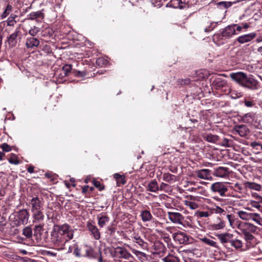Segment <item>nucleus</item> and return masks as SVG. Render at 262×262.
<instances>
[{"mask_svg": "<svg viewBox=\"0 0 262 262\" xmlns=\"http://www.w3.org/2000/svg\"><path fill=\"white\" fill-rule=\"evenodd\" d=\"M74 233V230L68 224L55 225L51 232V242L59 250L67 242L73 239Z\"/></svg>", "mask_w": 262, "mask_h": 262, "instance_id": "1", "label": "nucleus"}, {"mask_svg": "<svg viewBox=\"0 0 262 262\" xmlns=\"http://www.w3.org/2000/svg\"><path fill=\"white\" fill-rule=\"evenodd\" d=\"M230 76L233 80L243 87L252 90L258 88V81L252 76L247 77L243 72L232 73L230 74Z\"/></svg>", "mask_w": 262, "mask_h": 262, "instance_id": "2", "label": "nucleus"}, {"mask_svg": "<svg viewBox=\"0 0 262 262\" xmlns=\"http://www.w3.org/2000/svg\"><path fill=\"white\" fill-rule=\"evenodd\" d=\"M238 229L244 235L245 241L250 242L254 239L252 233L256 232L257 227L250 223H243L239 225Z\"/></svg>", "mask_w": 262, "mask_h": 262, "instance_id": "3", "label": "nucleus"}, {"mask_svg": "<svg viewBox=\"0 0 262 262\" xmlns=\"http://www.w3.org/2000/svg\"><path fill=\"white\" fill-rule=\"evenodd\" d=\"M210 189L213 192L218 193L221 196L225 197L228 196L226 194L228 191V187L223 182H217L212 184Z\"/></svg>", "mask_w": 262, "mask_h": 262, "instance_id": "4", "label": "nucleus"}, {"mask_svg": "<svg viewBox=\"0 0 262 262\" xmlns=\"http://www.w3.org/2000/svg\"><path fill=\"white\" fill-rule=\"evenodd\" d=\"M31 210H43V202L42 198L33 197L30 201Z\"/></svg>", "mask_w": 262, "mask_h": 262, "instance_id": "5", "label": "nucleus"}, {"mask_svg": "<svg viewBox=\"0 0 262 262\" xmlns=\"http://www.w3.org/2000/svg\"><path fill=\"white\" fill-rule=\"evenodd\" d=\"M168 217L169 220L174 224H182V221L184 219V217L179 212H168Z\"/></svg>", "mask_w": 262, "mask_h": 262, "instance_id": "6", "label": "nucleus"}, {"mask_svg": "<svg viewBox=\"0 0 262 262\" xmlns=\"http://www.w3.org/2000/svg\"><path fill=\"white\" fill-rule=\"evenodd\" d=\"M174 241H178L180 244H187L189 243V236L183 232L174 233L172 234Z\"/></svg>", "mask_w": 262, "mask_h": 262, "instance_id": "7", "label": "nucleus"}, {"mask_svg": "<svg viewBox=\"0 0 262 262\" xmlns=\"http://www.w3.org/2000/svg\"><path fill=\"white\" fill-rule=\"evenodd\" d=\"M256 35L257 34L255 32H251L248 34H245L239 36L237 38L236 41L241 44H244L251 41L256 37Z\"/></svg>", "mask_w": 262, "mask_h": 262, "instance_id": "8", "label": "nucleus"}, {"mask_svg": "<svg viewBox=\"0 0 262 262\" xmlns=\"http://www.w3.org/2000/svg\"><path fill=\"white\" fill-rule=\"evenodd\" d=\"M29 213L26 209H22L18 212V224L26 225L28 223Z\"/></svg>", "mask_w": 262, "mask_h": 262, "instance_id": "9", "label": "nucleus"}, {"mask_svg": "<svg viewBox=\"0 0 262 262\" xmlns=\"http://www.w3.org/2000/svg\"><path fill=\"white\" fill-rule=\"evenodd\" d=\"M213 174L216 177L226 178L229 174V168L220 166L214 169Z\"/></svg>", "mask_w": 262, "mask_h": 262, "instance_id": "10", "label": "nucleus"}, {"mask_svg": "<svg viewBox=\"0 0 262 262\" xmlns=\"http://www.w3.org/2000/svg\"><path fill=\"white\" fill-rule=\"evenodd\" d=\"M195 173L198 178L209 180L212 179L211 171L208 169H202L195 171Z\"/></svg>", "mask_w": 262, "mask_h": 262, "instance_id": "11", "label": "nucleus"}, {"mask_svg": "<svg viewBox=\"0 0 262 262\" xmlns=\"http://www.w3.org/2000/svg\"><path fill=\"white\" fill-rule=\"evenodd\" d=\"M233 131L241 137H245L249 133V129L245 125H238L234 126Z\"/></svg>", "mask_w": 262, "mask_h": 262, "instance_id": "12", "label": "nucleus"}, {"mask_svg": "<svg viewBox=\"0 0 262 262\" xmlns=\"http://www.w3.org/2000/svg\"><path fill=\"white\" fill-rule=\"evenodd\" d=\"M221 35L222 37L225 39H229L235 35V30L232 25H229L223 29Z\"/></svg>", "mask_w": 262, "mask_h": 262, "instance_id": "13", "label": "nucleus"}, {"mask_svg": "<svg viewBox=\"0 0 262 262\" xmlns=\"http://www.w3.org/2000/svg\"><path fill=\"white\" fill-rule=\"evenodd\" d=\"M87 227L95 239L98 240L100 238V233L95 225L92 223L88 222L87 223Z\"/></svg>", "mask_w": 262, "mask_h": 262, "instance_id": "14", "label": "nucleus"}, {"mask_svg": "<svg viewBox=\"0 0 262 262\" xmlns=\"http://www.w3.org/2000/svg\"><path fill=\"white\" fill-rule=\"evenodd\" d=\"M216 236L222 244L228 243L230 244L231 239L233 237V234L228 233L219 234Z\"/></svg>", "mask_w": 262, "mask_h": 262, "instance_id": "15", "label": "nucleus"}, {"mask_svg": "<svg viewBox=\"0 0 262 262\" xmlns=\"http://www.w3.org/2000/svg\"><path fill=\"white\" fill-rule=\"evenodd\" d=\"M31 212L33 213V223H39L43 221L45 216L42 210L32 211Z\"/></svg>", "mask_w": 262, "mask_h": 262, "instance_id": "16", "label": "nucleus"}, {"mask_svg": "<svg viewBox=\"0 0 262 262\" xmlns=\"http://www.w3.org/2000/svg\"><path fill=\"white\" fill-rule=\"evenodd\" d=\"M19 31L16 29L13 33H12L9 37H8V42L10 47H13L15 46L17 43L16 37Z\"/></svg>", "mask_w": 262, "mask_h": 262, "instance_id": "17", "label": "nucleus"}, {"mask_svg": "<svg viewBox=\"0 0 262 262\" xmlns=\"http://www.w3.org/2000/svg\"><path fill=\"white\" fill-rule=\"evenodd\" d=\"M39 45V41L36 38L31 37L27 39L26 45L28 48L37 47Z\"/></svg>", "mask_w": 262, "mask_h": 262, "instance_id": "18", "label": "nucleus"}, {"mask_svg": "<svg viewBox=\"0 0 262 262\" xmlns=\"http://www.w3.org/2000/svg\"><path fill=\"white\" fill-rule=\"evenodd\" d=\"M147 190L153 192H156L159 190V187L157 182L154 180L151 181L147 185Z\"/></svg>", "mask_w": 262, "mask_h": 262, "instance_id": "19", "label": "nucleus"}, {"mask_svg": "<svg viewBox=\"0 0 262 262\" xmlns=\"http://www.w3.org/2000/svg\"><path fill=\"white\" fill-rule=\"evenodd\" d=\"M216 89L222 88L227 84V81L222 78L217 77L213 82Z\"/></svg>", "mask_w": 262, "mask_h": 262, "instance_id": "20", "label": "nucleus"}, {"mask_svg": "<svg viewBox=\"0 0 262 262\" xmlns=\"http://www.w3.org/2000/svg\"><path fill=\"white\" fill-rule=\"evenodd\" d=\"M140 216L143 222H148L151 220L152 216L149 211L144 210L141 211Z\"/></svg>", "mask_w": 262, "mask_h": 262, "instance_id": "21", "label": "nucleus"}, {"mask_svg": "<svg viewBox=\"0 0 262 262\" xmlns=\"http://www.w3.org/2000/svg\"><path fill=\"white\" fill-rule=\"evenodd\" d=\"M204 139L207 141L215 143L219 140V136L211 134H207L204 136Z\"/></svg>", "mask_w": 262, "mask_h": 262, "instance_id": "22", "label": "nucleus"}, {"mask_svg": "<svg viewBox=\"0 0 262 262\" xmlns=\"http://www.w3.org/2000/svg\"><path fill=\"white\" fill-rule=\"evenodd\" d=\"M255 118V114L253 113H249L245 114L242 117V120L244 122L250 123L253 122Z\"/></svg>", "mask_w": 262, "mask_h": 262, "instance_id": "23", "label": "nucleus"}, {"mask_svg": "<svg viewBox=\"0 0 262 262\" xmlns=\"http://www.w3.org/2000/svg\"><path fill=\"white\" fill-rule=\"evenodd\" d=\"M245 186L247 188L257 191H259L261 189L260 185L254 182H247L245 183Z\"/></svg>", "mask_w": 262, "mask_h": 262, "instance_id": "24", "label": "nucleus"}, {"mask_svg": "<svg viewBox=\"0 0 262 262\" xmlns=\"http://www.w3.org/2000/svg\"><path fill=\"white\" fill-rule=\"evenodd\" d=\"M155 249L156 251L154 252V254H160L163 253L165 249L164 245L161 243H156L154 244Z\"/></svg>", "mask_w": 262, "mask_h": 262, "instance_id": "25", "label": "nucleus"}, {"mask_svg": "<svg viewBox=\"0 0 262 262\" xmlns=\"http://www.w3.org/2000/svg\"><path fill=\"white\" fill-rule=\"evenodd\" d=\"M98 224L99 226L102 228L105 225L106 223H108L109 222V217L107 216L106 215H101V216H98Z\"/></svg>", "mask_w": 262, "mask_h": 262, "instance_id": "26", "label": "nucleus"}, {"mask_svg": "<svg viewBox=\"0 0 262 262\" xmlns=\"http://www.w3.org/2000/svg\"><path fill=\"white\" fill-rule=\"evenodd\" d=\"M230 245L236 249H239L243 247V242L240 239L236 238L233 239L232 238L230 242Z\"/></svg>", "mask_w": 262, "mask_h": 262, "instance_id": "27", "label": "nucleus"}, {"mask_svg": "<svg viewBox=\"0 0 262 262\" xmlns=\"http://www.w3.org/2000/svg\"><path fill=\"white\" fill-rule=\"evenodd\" d=\"M201 239L203 242H204V243L209 246H210L212 247L216 248L217 249L219 248V247L217 244L216 242L210 238H208L207 237H204L201 238Z\"/></svg>", "mask_w": 262, "mask_h": 262, "instance_id": "28", "label": "nucleus"}, {"mask_svg": "<svg viewBox=\"0 0 262 262\" xmlns=\"http://www.w3.org/2000/svg\"><path fill=\"white\" fill-rule=\"evenodd\" d=\"M237 214L242 220L246 221L250 220L251 213L241 210L237 212Z\"/></svg>", "mask_w": 262, "mask_h": 262, "instance_id": "29", "label": "nucleus"}, {"mask_svg": "<svg viewBox=\"0 0 262 262\" xmlns=\"http://www.w3.org/2000/svg\"><path fill=\"white\" fill-rule=\"evenodd\" d=\"M163 180L168 183H172L176 181V176L169 173H164L163 175Z\"/></svg>", "mask_w": 262, "mask_h": 262, "instance_id": "30", "label": "nucleus"}, {"mask_svg": "<svg viewBox=\"0 0 262 262\" xmlns=\"http://www.w3.org/2000/svg\"><path fill=\"white\" fill-rule=\"evenodd\" d=\"M114 178L116 180L117 183L118 184V186L120 184L124 185L126 183V181L125 180V177L123 176H121L119 173L114 174Z\"/></svg>", "mask_w": 262, "mask_h": 262, "instance_id": "31", "label": "nucleus"}, {"mask_svg": "<svg viewBox=\"0 0 262 262\" xmlns=\"http://www.w3.org/2000/svg\"><path fill=\"white\" fill-rule=\"evenodd\" d=\"M23 234L27 238H31L32 236V228L29 226L26 227L23 230Z\"/></svg>", "mask_w": 262, "mask_h": 262, "instance_id": "32", "label": "nucleus"}, {"mask_svg": "<svg viewBox=\"0 0 262 262\" xmlns=\"http://www.w3.org/2000/svg\"><path fill=\"white\" fill-rule=\"evenodd\" d=\"M134 242L137 243L140 246L144 248L146 245V243L138 235H135L133 237Z\"/></svg>", "mask_w": 262, "mask_h": 262, "instance_id": "33", "label": "nucleus"}, {"mask_svg": "<svg viewBox=\"0 0 262 262\" xmlns=\"http://www.w3.org/2000/svg\"><path fill=\"white\" fill-rule=\"evenodd\" d=\"M210 209L211 211H212V213L215 212V213L223 215H225L226 213V211L225 209L218 206H215L213 207L210 208Z\"/></svg>", "mask_w": 262, "mask_h": 262, "instance_id": "34", "label": "nucleus"}, {"mask_svg": "<svg viewBox=\"0 0 262 262\" xmlns=\"http://www.w3.org/2000/svg\"><path fill=\"white\" fill-rule=\"evenodd\" d=\"M43 15L42 12L39 11L36 12H33L29 14V19L31 20L35 19L37 18H43Z\"/></svg>", "mask_w": 262, "mask_h": 262, "instance_id": "35", "label": "nucleus"}, {"mask_svg": "<svg viewBox=\"0 0 262 262\" xmlns=\"http://www.w3.org/2000/svg\"><path fill=\"white\" fill-rule=\"evenodd\" d=\"M225 226V223L223 221L219 220V222L214 223L211 225L212 228L214 230H220L224 228Z\"/></svg>", "mask_w": 262, "mask_h": 262, "instance_id": "36", "label": "nucleus"}, {"mask_svg": "<svg viewBox=\"0 0 262 262\" xmlns=\"http://www.w3.org/2000/svg\"><path fill=\"white\" fill-rule=\"evenodd\" d=\"M261 219V217L259 214L257 213H251L250 220L253 221L258 225H259Z\"/></svg>", "mask_w": 262, "mask_h": 262, "instance_id": "37", "label": "nucleus"}, {"mask_svg": "<svg viewBox=\"0 0 262 262\" xmlns=\"http://www.w3.org/2000/svg\"><path fill=\"white\" fill-rule=\"evenodd\" d=\"M196 214L200 217H207L212 214V211L210 208H208V210L206 211H198Z\"/></svg>", "mask_w": 262, "mask_h": 262, "instance_id": "38", "label": "nucleus"}, {"mask_svg": "<svg viewBox=\"0 0 262 262\" xmlns=\"http://www.w3.org/2000/svg\"><path fill=\"white\" fill-rule=\"evenodd\" d=\"M184 204L185 206L188 207L190 209L194 210L198 208V205L194 202H191L188 200L184 201Z\"/></svg>", "mask_w": 262, "mask_h": 262, "instance_id": "39", "label": "nucleus"}, {"mask_svg": "<svg viewBox=\"0 0 262 262\" xmlns=\"http://www.w3.org/2000/svg\"><path fill=\"white\" fill-rule=\"evenodd\" d=\"M250 146L255 149L259 151L260 150H262V142H258V141H253L250 144Z\"/></svg>", "mask_w": 262, "mask_h": 262, "instance_id": "40", "label": "nucleus"}, {"mask_svg": "<svg viewBox=\"0 0 262 262\" xmlns=\"http://www.w3.org/2000/svg\"><path fill=\"white\" fill-rule=\"evenodd\" d=\"M8 161L10 163L15 165H17L19 163L17 156L14 154H11L10 157Z\"/></svg>", "mask_w": 262, "mask_h": 262, "instance_id": "41", "label": "nucleus"}, {"mask_svg": "<svg viewBox=\"0 0 262 262\" xmlns=\"http://www.w3.org/2000/svg\"><path fill=\"white\" fill-rule=\"evenodd\" d=\"M232 3L230 2H220L217 3V6L220 8H228L232 6Z\"/></svg>", "mask_w": 262, "mask_h": 262, "instance_id": "42", "label": "nucleus"}, {"mask_svg": "<svg viewBox=\"0 0 262 262\" xmlns=\"http://www.w3.org/2000/svg\"><path fill=\"white\" fill-rule=\"evenodd\" d=\"M12 10V6H11L10 5H8L7 6L5 11L2 14V18H6L10 14V13L11 12Z\"/></svg>", "mask_w": 262, "mask_h": 262, "instance_id": "43", "label": "nucleus"}, {"mask_svg": "<svg viewBox=\"0 0 262 262\" xmlns=\"http://www.w3.org/2000/svg\"><path fill=\"white\" fill-rule=\"evenodd\" d=\"M164 262H178V259L173 256L168 255L163 259Z\"/></svg>", "mask_w": 262, "mask_h": 262, "instance_id": "44", "label": "nucleus"}, {"mask_svg": "<svg viewBox=\"0 0 262 262\" xmlns=\"http://www.w3.org/2000/svg\"><path fill=\"white\" fill-rule=\"evenodd\" d=\"M245 105L247 107H252L255 105L254 101L249 99H245L244 101Z\"/></svg>", "mask_w": 262, "mask_h": 262, "instance_id": "45", "label": "nucleus"}, {"mask_svg": "<svg viewBox=\"0 0 262 262\" xmlns=\"http://www.w3.org/2000/svg\"><path fill=\"white\" fill-rule=\"evenodd\" d=\"M180 0H171L170 5L175 8L182 9L183 6L181 5Z\"/></svg>", "mask_w": 262, "mask_h": 262, "instance_id": "46", "label": "nucleus"}, {"mask_svg": "<svg viewBox=\"0 0 262 262\" xmlns=\"http://www.w3.org/2000/svg\"><path fill=\"white\" fill-rule=\"evenodd\" d=\"M221 145L224 147H231L232 141L230 140L224 138L221 143Z\"/></svg>", "mask_w": 262, "mask_h": 262, "instance_id": "47", "label": "nucleus"}, {"mask_svg": "<svg viewBox=\"0 0 262 262\" xmlns=\"http://www.w3.org/2000/svg\"><path fill=\"white\" fill-rule=\"evenodd\" d=\"M62 70L65 75H67L72 70V66L71 64H66L62 68Z\"/></svg>", "mask_w": 262, "mask_h": 262, "instance_id": "48", "label": "nucleus"}, {"mask_svg": "<svg viewBox=\"0 0 262 262\" xmlns=\"http://www.w3.org/2000/svg\"><path fill=\"white\" fill-rule=\"evenodd\" d=\"M16 17V15L10 16L7 20V25L10 26H13L14 24L16 23V21L15 20Z\"/></svg>", "mask_w": 262, "mask_h": 262, "instance_id": "49", "label": "nucleus"}, {"mask_svg": "<svg viewBox=\"0 0 262 262\" xmlns=\"http://www.w3.org/2000/svg\"><path fill=\"white\" fill-rule=\"evenodd\" d=\"M40 29L39 28L33 26L31 29L29 30V33L33 37L36 35L39 31Z\"/></svg>", "mask_w": 262, "mask_h": 262, "instance_id": "50", "label": "nucleus"}, {"mask_svg": "<svg viewBox=\"0 0 262 262\" xmlns=\"http://www.w3.org/2000/svg\"><path fill=\"white\" fill-rule=\"evenodd\" d=\"M43 36H51L53 34V31L51 28H47L42 31Z\"/></svg>", "mask_w": 262, "mask_h": 262, "instance_id": "51", "label": "nucleus"}, {"mask_svg": "<svg viewBox=\"0 0 262 262\" xmlns=\"http://www.w3.org/2000/svg\"><path fill=\"white\" fill-rule=\"evenodd\" d=\"M93 184L99 190H102L104 188V187L101 184V183L96 180H94L93 181Z\"/></svg>", "mask_w": 262, "mask_h": 262, "instance_id": "52", "label": "nucleus"}, {"mask_svg": "<svg viewBox=\"0 0 262 262\" xmlns=\"http://www.w3.org/2000/svg\"><path fill=\"white\" fill-rule=\"evenodd\" d=\"M3 150L6 152L10 151L12 150L11 147L7 143H3L1 145Z\"/></svg>", "mask_w": 262, "mask_h": 262, "instance_id": "53", "label": "nucleus"}, {"mask_svg": "<svg viewBox=\"0 0 262 262\" xmlns=\"http://www.w3.org/2000/svg\"><path fill=\"white\" fill-rule=\"evenodd\" d=\"M75 76L77 77H83L86 76L85 71H74Z\"/></svg>", "mask_w": 262, "mask_h": 262, "instance_id": "54", "label": "nucleus"}, {"mask_svg": "<svg viewBox=\"0 0 262 262\" xmlns=\"http://www.w3.org/2000/svg\"><path fill=\"white\" fill-rule=\"evenodd\" d=\"M215 26V25L213 22H211L210 23V25L208 26V27H206L204 29V31L205 32H209L210 31L212 30Z\"/></svg>", "mask_w": 262, "mask_h": 262, "instance_id": "55", "label": "nucleus"}, {"mask_svg": "<svg viewBox=\"0 0 262 262\" xmlns=\"http://www.w3.org/2000/svg\"><path fill=\"white\" fill-rule=\"evenodd\" d=\"M107 61L103 58H99L96 60V63L100 66H102L103 64H105Z\"/></svg>", "mask_w": 262, "mask_h": 262, "instance_id": "56", "label": "nucleus"}, {"mask_svg": "<svg viewBox=\"0 0 262 262\" xmlns=\"http://www.w3.org/2000/svg\"><path fill=\"white\" fill-rule=\"evenodd\" d=\"M232 25V27H233V28L235 30V34H237L236 33V31H237V32L242 31V30L243 29V27H242V25H239L238 24H233Z\"/></svg>", "mask_w": 262, "mask_h": 262, "instance_id": "57", "label": "nucleus"}, {"mask_svg": "<svg viewBox=\"0 0 262 262\" xmlns=\"http://www.w3.org/2000/svg\"><path fill=\"white\" fill-rule=\"evenodd\" d=\"M250 205L255 208L260 209V205H259V203L257 202H256L255 201H251L250 202Z\"/></svg>", "mask_w": 262, "mask_h": 262, "instance_id": "58", "label": "nucleus"}, {"mask_svg": "<svg viewBox=\"0 0 262 262\" xmlns=\"http://www.w3.org/2000/svg\"><path fill=\"white\" fill-rule=\"evenodd\" d=\"M181 5L183 6V8L188 7L189 0H180Z\"/></svg>", "mask_w": 262, "mask_h": 262, "instance_id": "59", "label": "nucleus"}, {"mask_svg": "<svg viewBox=\"0 0 262 262\" xmlns=\"http://www.w3.org/2000/svg\"><path fill=\"white\" fill-rule=\"evenodd\" d=\"M132 252L134 254H135L137 256H145V254L144 253L139 251H138V250H136L135 249H133Z\"/></svg>", "mask_w": 262, "mask_h": 262, "instance_id": "60", "label": "nucleus"}, {"mask_svg": "<svg viewBox=\"0 0 262 262\" xmlns=\"http://www.w3.org/2000/svg\"><path fill=\"white\" fill-rule=\"evenodd\" d=\"M179 82L181 83V84H188L190 83V79L189 78H186L184 79H181L179 81Z\"/></svg>", "mask_w": 262, "mask_h": 262, "instance_id": "61", "label": "nucleus"}, {"mask_svg": "<svg viewBox=\"0 0 262 262\" xmlns=\"http://www.w3.org/2000/svg\"><path fill=\"white\" fill-rule=\"evenodd\" d=\"M226 217H227L228 221H229L230 225L231 226H232V225L234 222L233 216L231 214H227L226 215Z\"/></svg>", "mask_w": 262, "mask_h": 262, "instance_id": "62", "label": "nucleus"}, {"mask_svg": "<svg viewBox=\"0 0 262 262\" xmlns=\"http://www.w3.org/2000/svg\"><path fill=\"white\" fill-rule=\"evenodd\" d=\"M117 249L119 250L118 251V253L121 255V256L122 257L123 255L126 252V250L125 249L121 248V247H118Z\"/></svg>", "mask_w": 262, "mask_h": 262, "instance_id": "63", "label": "nucleus"}, {"mask_svg": "<svg viewBox=\"0 0 262 262\" xmlns=\"http://www.w3.org/2000/svg\"><path fill=\"white\" fill-rule=\"evenodd\" d=\"M122 257L125 259H129L130 257H133V256L130 253H128L126 251V252L124 254V255H123Z\"/></svg>", "mask_w": 262, "mask_h": 262, "instance_id": "64", "label": "nucleus"}]
</instances>
